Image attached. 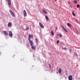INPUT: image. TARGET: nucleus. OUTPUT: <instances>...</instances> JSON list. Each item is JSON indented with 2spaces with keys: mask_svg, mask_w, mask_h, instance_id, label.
Wrapping results in <instances>:
<instances>
[{
  "mask_svg": "<svg viewBox=\"0 0 80 80\" xmlns=\"http://www.w3.org/2000/svg\"><path fill=\"white\" fill-rule=\"evenodd\" d=\"M72 14L73 16H75V14L74 13V12H72Z\"/></svg>",
  "mask_w": 80,
  "mask_h": 80,
  "instance_id": "24",
  "label": "nucleus"
},
{
  "mask_svg": "<svg viewBox=\"0 0 80 80\" xmlns=\"http://www.w3.org/2000/svg\"><path fill=\"white\" fill-rule=\"evenodd\" d=\"M75 30L76 33H78V31H77V29H76L75 28Z\"/></svg>",
  "mask_w": 80,
  "mask_h": 80,
  "instance_id": "19",
  "label": "nucleus"
},
{
  "mask_svg": "<svg viewBox=\"0 0 80 80\" xmlns=\"http://www.w3.org/2000/svg\"><path fill=\"white\" fill-rule=\"evenodd\" d=\"M58 72H57V74H58Z\"/></svg>",
  "mask_w": 80,
  "mask_h": 80,
  "instance_id": "33",
  "label": "nucleus"
},
{
  "mask_svg": "<svg viewBox=\"0 0 80 80\" xmlns=\"http://www.w3.org/2000/svg\"><path fill=\"white\" fill-rule=\"evenodd\" d=\"M77 8H80V4H78L76 6Z\"/></svg>",
  "mask_w": 80,
  "mask_h": 80,
  "instance_id": "23",
  "label": "nucleus"
},
{
  "mask_svg": "<svg viewBox=\"0 0 80 80\" xmlns=\"http://www.w3.org/2000/svg\"><path fill=\"white\" fill-rule=\"evenodd\" d=\"M23 15L24 17H26L27 15V12H26V11H25V10H24L23 11Z\"/></svg>",
  "mask_w": 80,
  "mask_h": 80,
  "instance_id": "6",
  "label": "nucleus"
},
{
  "mask_svg": "<svg viewBox=\"0 0 80 80\" xmlns=\"http://www.w3.org/2000/svg\"><path fill=\"white\" fill-rule=\"evenodd\" d=\"M7 1H8V0H7Z\"/></svg>",
  "mask_w": 80,
  "mask_h": 80,
  "instance_id": "36",
  "label": "nucleus"
},
{
  "mask_svg": "<svg viewBox=\"0 0 80 80\" xmlns=\"http://www.w3.org/2000/svg\"><path fill=\"white\" fill-rule=\"evenodd\" d=\"M39 25L41 28H44V26L42 24H41V22H39Z\"/></svg>",
  "mask_w": 80,
  "mask_h": 80,
  "instance_id": "11",
  "label": "nucleus"
},
{
  "mask_svg": "<svg viewBox=\"0 0 80 80\" xmlns=\"http://www.w3.org/2000/svg\"><path fill=\"white\" fill-rule=\"evenodd\" d=\"M8 4L9 7H10L11 6V0H8Z\"/></svg>",
  "mask_w": 80,
  "mask_h": 80,
  "instance_id": "5",
  "label": "nucleus"
},
{
  "mask_svg": "<svg viewBox=\"0 0 80 80\" xmlns=\"http://www.w3.org/2000/svg\"><path fill=\"white\" fill-rule=\"evenodd\" d=\"M29 42V43H30V45L31 46H32V45H33V41L31 40H28Z\"/></svg>",
  "mask_w": 80,
  "mask_h": 80,
  "instance_id": "4",
  "label": "nucleus"
},
{
  "mask_svg": "<svg viewBox=\"0 0 80 80\" xmlns=\"http://www.w3.org/2000/svg\"><path fill=\"white\" fill-rule=\"evenodd\" d=\"M45 18L46 19V20H47V21H48V20H49L48 17V16H45Z\"/></svg>",
  "mask_w": 80,
  "mask_h": 80,
  "instance_id": "17",
  "label": "nucleus"
},
{
  "mask_svg": "<svg viewBox=\"0 0 80 80\" xmlns=\"http://www.w3.org/2000/svg\"><path fill=\"white\" fill-rule=\"evenodd\" d=\"M31 46V48H32V49L35 50V46L32 45Z\"/></svg>",
  "mask_w": 80,
  "mask_h": 80,
  "instance_id": "12",
  "label": "nucleus"
},
{
  "mask_svg": "<svg viewBox=\"0 0 80 80\" xmlns=\"http://www.w3.org/2000/svg\"><path fill=\"white\" fill-rule=\"evenodd\" d=\"M56 2V1H57V0H54Z\"/></svg>",
  "mask_w": 80,
  "mask_h": 80,
  "instance_id": "34",
  "label": "nucleus"
},
{
  "mask_svg": "<svg viewBox=\"0 0 80 80\" xmlns=\"http://www.w3.org/2000/svg\"><path fill=\"white\" fill-rule=\"evenodd\" d=\"M62 27L63 28L64 30L65 31V32H68V31H67V29H65V27H63V26H62Z\"/></svg>",
  "mask_w": 80,
  "mask_h": 80,
  "instance_id": "9",
  "label": "nucleus"
},
{
  "mask_svg": "<svg viewBox=\"0 0 80 80\" xmlns=\"http://www.w3.org/2000/svg\"><path fill=\"white\" fill-rule=\"evenodd\" d=\"M78 1H79V0H77Z\"/></svg>",
  "mask_w": 80,
  "mask_h": 80,
  "instance_id": "35",
  "label": "nucleus"
},
{
  "mask_svg": "<svg viewBox=\"0 0 80 80\" xmlns=\"http://www.w3.org/2000/svg\"><path fill=\"white\" fill-rule=\"evenodd\" d=\"M62 49H64V50H67V48H62Z\"/></svg>",
  "mask_w": 80,
  "mask_h": 80,
  "instance_id": "26",
  "label": "nucleus"
},
{
  "mask_svg": "<svg viewBox=\"0 0 80 80\" xmlns=\"http://www.w3.org/2000/svg\"><path fill=\"white\" fill-rule=\"evenodd\" d=\"M58 36V37H62V35L61 34H57Z\"/></svg>",
  "mask_w": 80,
  "mask_h": 80,
  "instance_id": "15",
  "label": "nucleus"
},
{
  "mask_svg": "<svg viewBox=\"0 0 80 80\" xmlns=\"http://www.w3.org/2000/svg\"><path fill=\"white\" fill-rule=\"evenodd\" d=\"M31 37L32 38H33V35H31L30 34H29L28 35V40H31Z\"/></svg>",
  "mask_w": 80,
  "mask_h": 80,
  "instance_id": "2",
  "label": "nucleus"
},
{
  "mask_svg": "<svg viewBox=\"0 0 80 80\" xmlns=\"http://www.w3.org/2000/svg\"><path fill=\"white\" fill-rule=\"evenodd\" d=\"M75 20H76L77 21V22H78V21H77V19H76L75 18H74Z\"/></svg>",
  "mask_w": 80,
  "mask_h": 80,
  "instance_id": "30",
  "label": "nucleus"
},
{
  "mask_svg": "<svg viewBox=\"0 0 80 80\" xmlns=\"http://www.w3.org/2000/svg\"><path fill=\"white\" fill-rule=\"evenodd\" d=\"M3 32L5 35H8V32H7L6 31H3Z\"/></svg>",
  "mask_w": 80,
  "mask_h": 80,
  "instance_id": "10",
  "label": "nucleus"
},
{
  "mask_svg": "<svg viewBox=\"0 0 80 80\" xmlns=\"http://www.w3.org/2000/svg\"><path fill=\"white\" fill-rule=\"evenodd\" d=\"M75 54L76 57H77L78 55H77V53H75Z\"/></svg>",
  "mask_w": 80,
  "mask_h": 80,
  "instance_id": "28",
  "label": "nucleus"
},
{
  "mask_svg": "<svg viewBox=\"0 0 80 80\" xmlns=\"http://www.w3.org/2000/svg\"><path fill=\"white\" fill-rule=\"evenodd\" d=\"M9 35L10 37H12V36H13V34L12 33V31H10L9 32Z\"/></svg>",
  "mask_w": 80,
  "mask_h": 80,
  "instance_id": "3",
  "label": "nucleus"
},
{
  "mask_svg": "<svg viewBox=\"0 0 80 80\" xmlns=\"http://www.w3.org/2000/svg\"><path fill=\"white\" fill-rule=\"evenodd\" d=\"M51 33L52 36H53V35H54V32H53V31H51Z\"/></svg>",
  "mask_w": 80,
  "mask_h": 80,
  "instance_id": "18",
  "label": "nucleus"
},
{
  "mask_svg": "<svg viewBox=\"0 0 80 80\" xmlns=\"http://www.w3.org/2000/svg\"><path fill=\"white\" fill-rule=\"evenodd\" d=\"M8 27H12V23L9 22L8 24Z\"/></svg>",
  "mask_w": 80,
  "mask_h": 80,
  "instance_id": "8",
  "label": "nucleus"
},
{
  "mask_svg": "<svg viewBox=\"0 0 80 80\" xmlns=\"http://www.w3.org/2000/svg\"><path fill=\"white\" fill-rule=\"evenodd\" d=\"M69 52H72V51L71 50V49H69Z\"/></svg>",
  "mask_w": 80,
  "mask_h": 80,
  "instance_id": "29",
  "label": "nucleus"
},
{
  "mask_svg": "<svg viewBox=\"0 0 80 80\" xmlns=\"http://www.w3.org/2000/svg\"><path fill=\"white\" fill-rule=\"evenodd\" d=\"M28 30H29V28L28 27H27L25 29V30L26 31Z\"/></svg>",
  "mask_w": 80,
  "mask_h": 80,
  "instance_id": "20",
  "label": "nucleus"
},
{
  "mask_svg": "<svg viewBox=\"0 0 80 80\" xmlns=\"http://www.w3.org/2000/svg\"><path fill=\"white\" fill-rule=\"evenodd\" d=\"M70 7H71V8H72V5H70Z\"/></svg>",
  "mask_w": 80,
  "mask_h": 80,
  "instance_id": "31",
  "label": "nucleus"
},
{
  "mask_svg": "<svg viewBox=\"0 0 80 80\" xmlns=\"http://www.w3.org/2000/svg\"><path fill=\"white\" fill-rule=\"evenodd\" d=\"M68 80H73L72 76L70 75L68 76Z\"/></svg>",
  "mask_w": 80,
  "mask_h": 80,
  "instance_id": "7",
  "label": "nucleus"
},
{
  "mask_svg": "<svg viewBox=\"0 0 80 80\" xmlns=\"http://www.w3.org/2000/svg\"><path fill=\"white\" fill-rule=\"evenodd\" d=\"M9 12L11 14V15H12V16L13 17H15V14H14V13H13V11H11V10L10 9L9 10Z\"/></svg>",
  "mask_w": 80,
  "mask_h": 80,
  "instance_id": "1",
  "label": "nucleus"
},
{
  "mask_svg": "<svg viewBox=\"0 0 80 80\" xmlns=\"http://www.w3.org/2000/svg\"><path fill=\"white\" fill-rule=\"evenodd\" d=\"M57 27H56V30H57Z\"/></svg>",
  "mask_w": 80,
  "mask_h": 80,
  "instance_id": "32",
  "label": "nucleus"
},
{
  "mask_svg": "<svg viewBox=\"0 0 80 80\" xmlns=\"http://www.w3.org/2000/svg\"><path fill=\"white\" fill-rule=\"evenodd\" d=\"M35 40L36 41L35 42H36V43H37V42H38V40H37V38H36Z\"/></svg>",
  "mask_w": 80,
  "mask_h": 80,
  "instance_id": "21",
  "label": "nucleus"
},
{
  "mask_svg": "<svg viewBox=\"0 0 80 80\" xmlns=\"http://www.w3.org/2000/svg\"><path fill=\"white\" fill-rule=\"evenodd\" d=\"M59 42H60V41H59V40H57V44H58V43H59Z\"/></svg>",
  "mask_w": 80,
  "mask_h": 80,
  "instance_id": "25",
  "label": "nucleus"
},
{
  "mask_svg": "<svg viewBox=\"0 0 80 80\" xmlns=\"http://www.w3.org/2000/svg\"><path fill=\"white\" fill-rule=\"evenodd\" d=\"M43 13H45L46 14H47L48 13L47 12L45 11V10L44 9H42V10Z\"/></svg>",
  "mask_w": 80,
  "mask_h": 80,
  "instance_id": "13",
  "label": "nucleus"
},
{
  "mask_svg": "<svg viewBox=\"0 0 80 80\" xmlns=\"http://www.w3.org/2000/svg\"><path fill=\"white\" fill-rule=\"evenodd\" d=\"M59 73V74L61 73V72H62V69L61 68H59L58 71Z\"/></svg>",
  "mask_w": 80,
  "mask_h": 80,
  "instance_id": "16",
  "label": "nucleus"
},
{
  "mask_svg": "<svg viewBox=\"0 0 80 80\" xmlns=\"http://www.w3.org/2000/svg\"><path fill=\"white\" fill-rule=\"evenodd\" d=\"M49 68H51V65H50V64H49Z\"/></svg>",
  "mask_w": 80,
  "mask_h": 80,
  "instance_id": "27",
  "label": "nucleus"
},
{
  "mask_svg": "<svg viewBox=\"0 0 80 80\" xmlns=\"http://www.w3.org/2000/svg\"><path fill=\"white\" fill-rule=\"evenodd\" d=\"M73 2L74 3H78V2H77V1H73Z\"/></svg>",
  "mask_w": 80,
  "mask_h": 80,
  "instance_id": "22",
  "label": "nucleus"
},
{
  "mask_svg": "<svg viewBox=\"0 0 80 80\" xmlns=\"http://www.w3.org/2000/svg\"><path fill=\"white\" fill-rule=\"evenodd\" d=\"M67 25L68 27H71L72 25H71V24L70 23H68L67 24Z\"/></svg>",
  "mask_w": 80,
  "mask_h": 80,
  "instance_id": "14",
  "label": "nucleus"
},
{
  "mask_svg": "<svg viewBox=\"0 0 80 80\" xmlns=\"http://www.w3.org/2000/svg\"><path fill=\"white\" fill-rule=\"evenodd\" d=\"M68 3H69V2H68Z\"/></svg>",
  "mask_w": 80,
  "mask_h": 80,
  "instance_id": "37",
  "label": "nucleus"
}]
</instances>
